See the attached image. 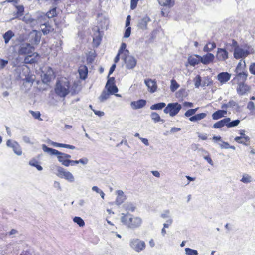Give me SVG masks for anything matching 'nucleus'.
<instances>
[{
    "label": "nucleus",
    "instance_id": "56",
    "mask_svg": "<svg viewBox=\"0 0 255 255\" xmlns=\"http://www.w3.org/2000/svg\"><path fill=\"white\" fill-rule=\"evenodd\" d=\"M101 38L100 36H98L96 37H94L93 39V42L94 43L96 44L97 46H98L101 42Z\"/></svg>",
    "mask_w": 255,
    "mask_h": 255
},
{
    "label": "nucleus",
    "instance_id": "25",
    "mask_svg": "<svg viewBox=\"0 0 255 255\" xmlns=\"http://www.w3.org/2000/svg\"><path fill=\"white\" fill-rule=\"evenodd\" d=\"M230 121L229 118H226L223 119L213 125V128H219L223 127L224 126H227V123H228Z\"/></svg>",
    "mask_w": 255,
    "mask_h": 255
},
{
    "label": "nucleus",
    "instance_id": "3",
    "mask_svg": "<svg viewBox=\"0 0 255 255\" xmlns=\"http://www.w3.org/2000/svg\"><path fill=\"white\" fill-rule=\"evenodd\" d=\"M70 82L66 78L57 80L55 87V92L57 95L64 98L70 93Z\"/></svg>",
    "mask_w": 255,
    "mask_h": 255
},
{
    "label": "nucleus",
    "instance_id": "18",
    "mask_svg": "<svg viewBox=\"0 0 255 255\" xmlns=\"http://www.w3.org/2000/svg\"><path fill=\"white\" fill-rule=\"evenodd\" d=\"M80 78L82 80H85L87 78L88 76V70L87 67L85 65H81L78 68V70Z\"/></svg>",
    "mask_w": 255,
    "mask_h": 255
},
{
    "label": "nucleus",
    "instance_id": "47",
    "mask_svg": "<svg viewBox=\"0 0 255 255\" xmlns=\"http://www.w3.org/2000/svg\"><path fill=\"white\" fill-rule=\"evenodd\" d=\"M201 78L199 75L197 76L194 80V85L196 88H199L201 85Z\"/></svg>",
    "mask_w": 255,
    "mask_h": 255
},
{
    "label": "nucleus",
    "instance_id": "55",
    "mask_svg": "<svg viewBox=\"0 0 255 255\" xmlns=\"http://www.w3.org/2000/svg\"><path fill=\"white\" fill-rule=\"evenodd\" d=\"M131 27H128L125 32L124 33V37L125 38H128L130 36V33H131Z\"/></svg>",
    "mask_w": 255,
    "mask_h": 255
},
{
    "label": "nucleus",
    "instance_id": "11",
    "mask_svg": "<svg viewBox=\"0 0 255 255\" xmlns=\"http://www.w3.org/2000/svg\"><path fill=\"white\" fill-rule=\"evenodd\" d=\"M7 146L11 147L13 149L14 153L17 155H21L22 153V151L20 145L16 141H12L11 140H8L6 142Z\"/></svg>",
    "mask_w": 255,
    "mask_h": 255
},
{
    "label": "nucleus",
    "instance_id": "61",
    "mask_svg": "<svg viewBox=\"0 0 255 255\" xmlns=\"http://www.w3.org/2000/svg\"><path fill=\"white\" fill-rule=\"evenodd\" d=\"M115 68H116V64H113L112 65V66L111 67V68H110V69L109 70V74H108V77L109 76V75H110L111 74H112V73L115 70Z\"/></svg>",
    "mask_w": 255,
    "mask_h": 255
},
{
    "label": "nucleus",
    "instance_id": "13",
    "mask_svg": "<svg viewBox=\"0 0 255 255\" xmlns=\"http://www.w3.org/2000/svg\"><path fill=\"white\" fill-rule=\"evenodd\" d=\"M236 74L235 77L232 80L233 83L238 84L245 83L248 77L247 72Z\"/></svg>",
    "mask_w": 255,
    "mask_h": 255
},
{
    "label": "nucleus",
    "instance_id": "34",
    "mask_svg": "<svg viewBox=\"0 0 255 255\" xmlns=\"http://www.w3.org/2000/svg\"><path fill=\"white\" fill-rule=\"evenodd\" d=\"M111 95L108 91L103 90L99 96V99L101 102H104L106 100L109 98L110 95Z\"/></svg>",
    "mask_w": 255,
    "mask_h": 255
},
{
    "label": "nucleus",
    "instance_id": "6",
    "mask_svg": "<svg viewBox=\"0 0 255 255\" xmlns=\"http://www.w3.org/2000/svg\"><path fill=\"white\" fill-rule=\"evenodd\" d=\"M182 108L181 105L177 102L171 103L167 104L164 109L165 114H169L171 117L176 115Z\"/></svg>",
    "mask_w": 255,
    "mask_h": 255
},
{
    "label": "nucleus",
    "instance_id": "35",
    "mask_svg": "<svg viewBox=\"0 0 255 255\" xmlns=\"http://www.w3.org/2000/svg\"><path fill=\"white\" fill-rule=\"evenodd\" d=\"M198 109V107L195 109H190L185 113L184 116L186 117L190 118L195 115V113L197 111Z\"/></svg>",
    "mask_w": 255,
    "mask_h": 255
},
{
    "label": "nucleus",
    "instance_id": "14",
    "mask_svg": "<svg viewBox=\"0 0 255 255\" xmlns=\"http://www.w3.org/2000/svg\"><path fill=\"white\" fill-rule=\"evenodd\" d=\"M144 82L150 93H154L157 90V85L155 80L147 79L144 80Z\"/></svg>",
    "mask_w": 255,
    "mask_h": 255
},
{
    "label": "nucleus",
    "instance_id": "37",
    "mask_svg": "<svg viewBox=\"0 0 255 255\" xmlns=\"http://www.w3.org/2000/svg\"><path fill=\"white\" fill-rule=\"evenodd\" d=\"M151 118L155 123L162 121L159 115L156 112H152L151 114Z\"/></svg>",
    "mask_w": 255,
    "mask_h": 255
},
{
    "label": "nucleus",
    "instance_id": "64",
    "mask_svg": "<svg viewBox=\"0 0 255 255\" xmlns=\"http://www.w3.org/2000/svg\"><path fill=\"white\" fill-rule=\"evenodd\" d=\"M184 106L187 107H193V104L192 102H185L183 103Z\"/></svg>",
    "mask_w": 255,
    "mask_h": 255
},
{
    "label": "nucleus",
    "instance_id": "59",
    "mask_svg": "<svg viewBox=\"0 0 255 255\" xmlns=\"http://www.w3.org/2000/svg\"><path fill=\"white\" fill-rule=\"evenodd\" d=\"M29 164L31 166L36 167V165H38V162L35 159H33L29 161Z\"/></svg>",
    "mask_w": 255,
    "mask_h": 255
},
{
    "label": "nucleus",
    "instance_id": "54",
    "mask_svg": "<svg viewBox=\"0 0 255 255\" xmlns=\"http://www.w3.org/2000/svg\"><path fill=\"white\" fill-rule=\"evenodd\" d=\"M125 199V198L124 196H118L116 200V204L118 205L121 204L124 202Z\"/></svg>",
    "mask_w": 255,
    "mask_h": 255
},
{
    "label": "nucleus",
    "instance_id": "49",
    "mask_svg": "<svg viewBox=\"0 0 255 255\" xmlns=\"http://www.w3.org/2000/svg\"><path fill=\"white\" fill-rule=\"evenodd\" d=\"M52 30V27L49 25H45V27L42 29L43 33L44 34L49 33Z\"/></svg>",
    "mask_w": 255,
    "mask_h": 255
},
{
    "label": "nucleus",
    "instance_id": "22",
    "mask_svg": "<svg viewBox=\"0 0 255 255\" xmlns=\"http://www.w3.org/2000/svg\"><path fill=\"white\" fill-rule=\"evenodd\" d=\"M234 140L238 143L242 144L246 146L249 145L250 143V138L249 136H236L234 138Z\"/></svg>",
    "mask_w": 255,
    "mask_h": 255
},
{
    "label": "nucleus",
    "instance_id": "44",
    "mask_svg": "<svg viewBox=\"0 0 255 255\" xmlns=\"http://www.w3.org/2000/svg\"><path fill=\"white\" fill-rule=\"evenodd\" d=\"M63 178H64L70 182H72L74 181V177L73 175L69 171L66 172Z\"/></svg>",
    "mask_w": 255,
    "mask_h": 255
},
{
    "label": "nucleus",
    "instance_id": "29",
    "mask_svg": "<svg viewBox=\"0 0 255 255\" xmlns=\"http://www.w3.org/2000/svg\"><path fill=\"white\" fill-rule=\"evenodd\" d=\"M216 47V43L214 42H209L204 46L203 51L205 52H209L212 51Z\"/></svg>",
    "mask_w": 255,
    "mask_h": 255
},
{
    "label": "nucleus",
    "instance_id": "58",
    "mask_svg": "<svg viewBox=\"0 0 255 255\" xmlns=\"http://www.w3.org/2000/svg\"><path fill=\"white\" fill-rule=\"evenodd\" d=\"M46 73H48L49 75H51L52 76L55 77V73L52 68L48 67Z\"/></svg>",
    "mask_w": 255,
    "mask_h": 255
},
{
    "label": "nucleus",
    "instance_id": "45",
    "mask_svg": "<svg viewBox=\"0 0 255 255\" xmlns=\"http://www.w3.org/2000/svg\"><path fill=\"white\" fill-rule=\"evenodd\" d=\"M240 123L239 120H234L232 122H229L227 123V127L228 128L233 127L237 126Z\"/></svg>",
    "mask_w": 255,
    "mask_h": 255
},
{
    "label": "nucleus",
    "instance_id": "50",
    "mask_svg": "<svg viewBox=\"0 0 255 255\" xmlns=\"http://www.w3.org/2000/svg\"><path fill=\"white\" fill-rule=\"evenodd\" d=\"M8 63V61L7 60L0 58V69H3Z\"/></svg>",
    "mask_w": 255,
    "mask_h": 255
},
{
    "label": "nucleus",
    "instance_id": "20",
    "mask_svg": "<svg viewBox=\"0 0 255 255\" xmlns=\"http://www.w3.org/2000/svg\"><path fill=\"white\" fill-rule=\"evenodd\" d=\"M151 21L150 18L148 16H145L140 19L138 22V27L141 29H147V24Z\"/></svg>",
    "mask_w": 255,
    "mask_h": 255
},
{
    "label": "nucleus",
    "instance_id": "46",
    "mask_svg": "<svg viewBox=\"0 0 255 255\" xmlns=\"http://www.w3.org/2000/svg\"><path fill=\"white\" fill-rule=\"evenodd\" d=\"M29 112H30V113L31 114L32 116L35 119H38L40 120H42V119L40 118L41 114H40V112H39V111L34 112L33 111H30Z\"/></svg>",
    "mask_w": 255,
    "mask_h": 255
},
{
    "label": "nucleus",
    "instance_id": "43",
    "mask_svg": "<svg viewBox=\"0 0 255 255\" xmlns=\"http://www.w3.org/2000/svg\"><path fill=\"white\" fill-rule=\"evenodd\" d=\"M185 252L188 255H197L198 254L197 250L192 249L189 248H185Z\"/></svg>",
    "mask_w": 255,
    "mask_h": 255
},
{
    "label": "nucleus",
    "instance_id": "48",
    "mask_svg": "<svg viewBox=\"0 0 255 255\" xmlns=\"http://www.w3.org/2000/svg\"><path fill=\"white\" fill-rule=\"evenodd\" d=\"M241 181L244 183H248L251 181V177L248 175H244L241 179Z\"/></svg>",
    "mask_w": 255,
    "mask_h": 255
},
{
    "label": "nucleus",
    "instance_id": "52",
    "mask_svg": "<svg viewBox=\"0 0 255 255\" xmlns=\"http://www.w3.org/2000/svg\"><path fill=\"white\" fill-rule=\"evenodd\" d=\"M255 104L253 102L250 101L248 103L247 108L251 111H253L255 110Z\"/></svg>",
    "mask_w": 255,
    "mask_h": 255
},
{
    "label": "nucleus",
    "instance_id": "62",
    "mask_svg": "<svg viewBox=\"0 0 255 255\" xmlns=\"http://www.w3.org/2000/svg\"><path fill=\"white\" fill-rule=\"evenodd\" d=\"M88 160L87 158H82V159H80V160H78V163H82V164H86L88 163Z\"/></svg>",
    "mask_w": 255,
    "mask_h": 255
},
{
    "label": "nucleus",
    "instance_id": "23",
    "mask_svg": "<svg viewBox=\"0 0 255 255\" xmlns=\"http://www.w3.org/2000/svg\"><path fill=\"white\" fill-rule=\"evenodd\" d=\"M159 4L163 7L171 8L175 4L174 0H158Z\"/></svg>",
    "mask_w": 255,
    "mask_h": 255
},
{
    "label": "nucleus",
    "instance_id": "4",
    "mask_svg": "<svg viewBox=\"0 0 255 255\" xmlns=\"http://www.w3.org/2000/svg\"><path fill=\"white\" fill-rule=\"evenodd\" d=\"M42 149L45 152L48 153L50 155H56L57 157L59 162L62 163V165L65 166H69L70 165V160L71 156L61 152L55 149H53L47 147L46 145H42Z\"/></svg>",
    "mask_w": 255,
    "mask_h": 255
},
{
    "label": "nucleus",
    "instance_id": "51",
    "mask_svg": "<svg viewBox=\"0 0 255 255\" xmlns=\"http://www.w3.org/2000/svg\"><path fill=\"white\" fill-rule=\"evenodd\" d=\"M249 71L252 74L255 75V62L250 65Z\"/></svg>",
    "mask_w": 255,
    "mask_h": 255
},
{
    "label": "nucleus",
    "instance_id": "39",
    "mask_svg": "<svg viewBox=\"0 0 255 255\" xmlns=\"http://www.w3.org/2000/svg\"><path fill=\"white\" fill-rule=\"evenodd\" d=\"M73 221L76 223L80 227H83L85 225L84 220L80 217H75Z\"/></svg>",
    "mask_w": 255,
    "mask_h": 255
},
{
    "label": "nucleus",
    "instance_id": "30",
    "mask_svg": "<svg viewBox=\"0 0 255 255\" xmlns=\"http://www.w3.org/2000/svg\"><path fill=\"white\" fill-rule=\"evenodd\" d=\"M126 44L125 43H122L121 44L120 48L118 51V53L119 54H123L122 56H127L129 54V51L126 49Z\"/></svg>",
    "mask_w": 255,
    "mask_h": 255
},
{
    "label": "nucleus",
    "instance_id": "12",
    "mask_svg": "<svg viewBox=\"0 0 255 255\" xmlns=\"http://www.w3.org/2000/svg\"><path fill=\"white\" fill-rule=\"evenodd\" d=\"M216 57L218 61H225L228 59V52L225 48H218Z\"/></svg>",
    "mask_w": 255,
    "mask_h": 255
},
{
    "label": "nucleus",
    "instance_id": "26",
    "mask_svg": "<svg viewBox=\"0 0 255 255\" xmlns=\"http://www.w3.org/2000/svg\"><path fill=\"white\" fill-rule=\"evenodd\" d=\"M206 116L207 114L205 113H201L199 114H195L193 116L190 117L189 118V120L191 122H198L204 119Z\"/></svg>",
    "mask_w": 255,
    "mask_h": 255
},
{
    "label": "nucleus",
    "instance_id": "15",
    "mask_svg": "<svg viewBox=\"0 0 255 255\" xmlns=\"http://www.w3.org/2000/svg\"><path fill=\"white\" fill-rule=\"evenodd\" d=\"M201 63L200 56L195 54L190 55L188 57L187 63L185 64L186 66H188V65H190L192 66H195L196 65L199 64Z\"/></svg>",
    "mask_w": 255,
    "mask_h": 255
},
{
    "label": "nucleus",
    "instance_id": "28",
    "mask_svg": "<svg viewBox=\"0 0 255 255\" xmlns=\"http://www.w3.org/2000/svg\"><path fill=\"white\" fill-rule=\"evenodd\" d=\"M14 36V34L13 32L11 30H8L6 32H5L3 35V37L4 39V42L5 44H7L10 40Z\"/></svg>",
    "mask_w": 255,
    "mask_h": 255
},
{
    "label": "nucleus",
    "instance_id": "19",
    "mask_svg": "<svg viewBox=\"0 0 255 255\" xmlns=\"http://www.w3.org/2000/svg\"><path fill=\"white\" fill-rule=\"evenodd\" d=\"M231 77V74L228 72H221L217 75L218 81L222 84L225 83L229 81Z\"/></svg>",
    "mask_w": 255,
    "mask_h": 255
},
{
    "label": "nucleus",
    "instance_id": "36",
    "mask_svg": "<svg viewBox=\"0 0 255 255\" xmlns=\"http://www.w3.org/2000/svg\"><path fill=\"white\" fill-rule=\"evenodd\" d=\"M57 173L56 175L60 178H63L66 174L67 171L65 170L63 168L58 166L57 169Z\"/></svg>",
    "mask_w": 255,
    "mask_h": 255
},
{
    "label": "nucleus",
    "instance_id": "33",
    "mask_svg": "<svg viewBox=\"0 0 255 255\" xmlns=\"http://www.w3.org/2000/svg\"><path fill=\"white\" fill-rule=\"evenodd\" d=\"M17 12L15 14V18L21 17L24 14V8L23 5L16 6Z\"/></svg>",
    "mask_w": 255,
    "mask_h": 255
},
{
    "label": "nucleus",
    "instance_id": "7",
    "mask_svg": "<svg viewBox=\"0 0 255 255\" xmlns=\"http://www.w3.org/2000/svg\"><path fill=\"white\" fill-rule=\"evenodd\" d=\"M41 34L37 30H32L28 34V39L30 44L32 45H37L40 42Z\"/></svg>",
    "mask_w": 255,
    "mask_h": 255
},
{
    "label": "nucleus",
    "instance_id": "40",
    "mask_svg": "<svg viewBox=\"0 0 255 255\" xmlns=\"http://www.w3.org/2000/svg\"><path fill=\"white\" fill-rule=\"evenodd\" d=\"M56 15H57V12H56V8H53L52 9L49 10L46 13V16L49 18H51L54 17Z\"/></svg>",
    "mask_w": 255,
    "mask_h": 255
},
{
    "label": "nucleus",
    "instance_id": "2",
    "mask_svg": "<svg viewBox=\"0 0 255 255\" xmlns=\"http://www.w3.org/2000/svg\"><path fill=\"white\" fill-rule=\"evenodd\" d=\"M121 221L126 227L130 229L139 228L142 223V219L130 213H122Z\"/></svg>",
    "mask_w": 255,
    "mask_h": 255
},
{
    "label": "nucleus",
    "instance_id": "27",
    "mask_svg": "<svg viewBox=\"0 0 255 255\" xmlns=\"http://www.w3.org/2000/svg\"><path fill=\"white\" fill-rule=\"evenodd\" d=\"M227 114V111L225 110H219L215 112L212 114V118L214 120H218Z\"/></svg>",
    "mask_w": 255,
    "mask_h": 255
},
{
    "label": "nucleus",
    "instance_id": "5",
    "mask_svg": "<svg viewBox=\"0 0 255 255\" xmlns=\"http://www.w3.org/2000/svg\"><path fill=\"white\" fill-rule=\"evenodd\" d=\"M254 49L251 46L246 45L245 48H240L239 46L235 49L233 56L236 59H244L249 55L254 54Z\"/></svg>",
    "mask_w": 255,
    "mask_h": 255
},
{
    "label": "nucleus",
    "instance_id": "9",
    "mask_svg": "<svg viewBox=\"0 0 255 255\" xmlns=\"http://www.w3.org/2000/svg\"><path fill=\"white\" fill-rule=\"evenodd\" d=\"M105 89L111 94H115L118 91V89L115 84V79L113 77H109L105 85Z\"/></svg>",
    "mask_w": 255,
    "mask_h": 255
},
{
    "label": "nucleus",
    "instance_id": "10",
    "mask_svg": "<svg viewBox=\"0 0 255 255\" xmlns=\"http://www.w3.org/2000/svg\"><path fill=\"white\" fill-rule=\"evenodd\" d=\"M122 58L124 60L126 68L128 69H133L136 65L137 61L133 56H122Z\"/></svg>",
    "mask_w": 255,
    "mask_h": 255
},
{
    "label": "nucleus",
    "instance_id": "21",
    "mask_svg": "<svg viewBox=\"0 0 255 255\" xmlns=\"http://www.w3.org/2000/svg\"><path fill=\"white\" fill-rule=\"evenodd\" d=\"M146 104V101L145 100L140 99L136 101L132 102L131 105L133 109H138L144 107Z\"/></svg>",
    "mask_w": 255,
    "mask_h": 255
},
{
    "label": "nucleus",
    "instance_id": "38",
    "mask_svg": "<svg viewBox=\"0 0 255 255\" xmlns=\"http://www.w3.org/2000/svg\"><path fill=\"white\" fill-rule=\"evenodd\" d=\"M179 87V85L177 83L176 81L172 79L171 81L170 89L172 92L175 91Z\"/></svg>",
    "mask_w": 255,
    "mask_h": 255
},
{
    "label": "nucleus",
    "instance_id": "24",
    "mask_svg": "<svg viewBox=\"0 0 255 255\" xmlns=\"http://www.w3.org/2000/svg\"><path fill=\"white\" fill-rule=\"evenodd\" d=\"M231 43H226L225 44L226 48L230 51H234L235 49L239 46L237 41L235 39H232Z\"/></svg>",
    "mask_w": 255,
    "mask_h": 255
},
{
    "label": "nucleus",
    "instance_id": "41",
    "mask_svg": "<svg viewBox=\"0 0 255 255\" xmlns=\"http://www.w3.org/2000/svg\"><path fill=\"white\" fill-rule=\"evenodd\" d=\"M201 150L204 152L206 155L205 156H204V158L210 164V165H213V161L210 156V154L208 152H207V151L202 149Z\"/></svg>",
    "mask_w": 255,
    "mask_h": 255
},
{
    "label": "nucleus",
    "instance_id": "1",
    "mask_svg": "<svg viewBox=\"0 0 255 255\" xmlns=\"http://www.w3.org/2000/svg\"><path fill=\"white\" fill-rule=\"evenodd\" d=\"M35 47L30 43H24L20 45L18 53L21 55L25 56L24 59L25 64H35L40 57L39 54L35 52Z\"/></svg>",
    "mask_w": 255,
    "mask_h": 255
},
{
    "label": "nucleus",
    "instance_id": "53",
    "mask_svg": "<svg viewBox=\"0 0 255 255\" xmlns=\"http://www.w3.org/2000/svg\"><path fill=\"white\" fill-rule=\"evenodd\" d=\"M138 0H131L130 8L131 9H134L136 7Z\"/></svg>",
    "mask_w": 255,
    "mask_h": 255
},
{
    "label": "nucleus",
    "instance_id": "32",
    "mask_svg": "<svg viewBox=\"0 0 255 255\" xmlns=\"http://www.w3.org/2000/svg\"><path fill=\"white\" fill-rule=\"evenodd\" d=\"M246 65L245 62H244V64H242L241 62H239L237 64L235 72L236 73H240L245 72L244 71Z\"/></svg>",
    "mask_w": 255,
    "mask_h": 255
},
{
    "label": "nucleus",
    "instance_id": "17",
    "mask_svg": "<svg viewBox=\"0 0 255 255\" xmlns=\"http://www.w3.org/2000/svg\"><path fill=\"white\" fill-rule=\"evenodd\" d=\"M215 56L212 53H208L202 57L200 56L201 63L204 65H207L212 62Z\"/></svg>",
    "mask_w": 255,
    "mask_h": 255
},
{
    "label": "nucleus",
    "instance_id": "63",
    "mask_svg": "<svg viewBox=\"0 0 255 255\" xmlns=\"http://www.w3.org/2000/svg\"><path fill=\"white\" fill-rule=\"evenodd\" d=\"M131 17L130 15H128L126 19V26L128 27L130 24Z\"/></svg>",
    "mask_w": 255,
    "mask_h": 255
},
{
    "label": "nucleus",
    "instance_id": "16",
    "mask_svg": "<svg viewBox=\"0 0 255 255\" xmlns=\"http://www.w3.org/2000/svg\"><path fill=\"white\" fill-rule=\"evenodd\" d=\"M250 90V87L245 83L238 84L237 92L238 94L243 95L247 93Z\"/></svg>",
    "mask_w": 255,
    "mask_h": 255
},
{
    "label": "nucleus",
    "instance_id": "8",
    "mask_svg": "<svg viewBox=\"0 0 255 255\" xmlns=\"http://www.w3.org/2000/svg\"><path fill=\"white\" fill-rule=\"evenodd\" d=\"M130 247L136 252H139L146 247L145 243L138 239H133L130 242Z\"/></svg>",
    "mask_w": 255,
    "mask_h": 255
},
{
    "label": "nucleus",
    "instance_id": "60",
    "mask_svg": "<svg viewBox=\"0 0 255 255\" xmlns=\"http://www.w3.org/2000/svg\"><path fill=\"white\" fill-rule=\"evenodd\" d=\"M198 136L200 139L202 140H206L208 138L207 135L206 134H199Z\"/></svg>",
    "mask_w": 255,
    "mask_h": 255
},
{
    "label": "nucleus",
    "instance_id": "42",
    "mask_svg": "<svg viewBox=\"0 0 255 255\" xmlns=\"http://www.w3.org/2000/svg\"><path fill=\"white\" fill-rule=\"evenodd\" d=\"M54 77H53L51 76V75H49L48 73H45L43 75L42 80L43 82L47 83L48 82H50L52 79L54 78Z\"/></svg>",
    "mask_w": 255,
    "mask_h": 255
},
{
    "label": "nucleus",
    "instance_id": "57",
    "mask_svg": "<svg viewBox=\"0 0 255 255\" xmlns=\"http://www.w3.org/2000/svg\"><path fill=\"white\" fill-rule=\"evenodd\" d=\"M220 147L222 149H228L230 147L229 144L228 142L225 141H223L222 143L220 144Z\"/></svg>",
    "mask_w": 255,
    "mask_h": 255
},
{
    "label": "nucleus",
    "instance_id": "31",
    "mask_svg": "<svg viewBox=\"0 0 255 255\" xmlns=\"http://www.w3.org/2000/svg\"><path fill=\"white\" fill-rule=\"evenodd\" d=\"M166 106V104L164 102H160L154 104L151 106L150 109L152 110H161Z\"/></svg>",
    "mask_w": 255,
    "mask_h": 255
}]
</instances>
